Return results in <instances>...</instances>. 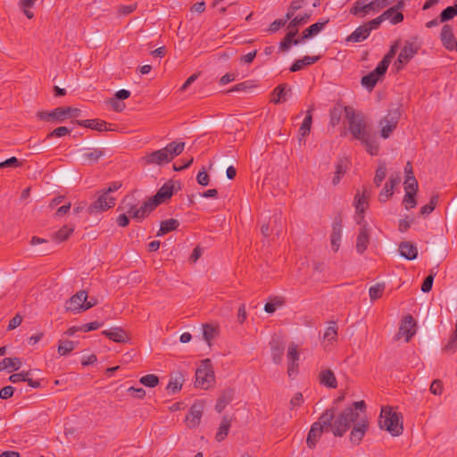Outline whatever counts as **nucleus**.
Instances as JSON below:
<instances>
[{
	"mask_svg": "<svg viewBox=\"0 0 457 457\" xmlns=\"http://www.w3.org/2000/svg\"><path fill=\"white\" fill-rule=\"evenodd\" d=\"M366 411V403L363 400L354 402L352 406L345 408L336 418L333 425V434L335 436H343L344 434L351 428L352 424L359 421L361 413L364 414Z\"/></svg>",
	"mask_w": 457,
	"mask_h": 457,
	"instance_id": "obj_1",
	"label": "nucleus"
},
{
	"mask_svg": "<svg viewBox=\"0 0 457 457\" xmlns=\"http://www.w3.org/2000/svg\"><path fill=\"white\" fill-rule=\"evenodd\" d=\"M185 148V142L172 141L165 147L153 151L142 157L145 164L164 165L179 156Z\"/></svg>",
	"mask_w": 457,
	"mask_h": 457,
	"instance_id": "obj_2",
	"label": "nucleus"
},
{
	"mask_svg": "<svg viewBox=\"0 0 457 457\" xmlns=\"http://www.w3.org/2000/svg\"><path fill=\"white\" fill-rule=\"evenodd\" d=\"M96 199L91 203L87 208V220L89 227L97 225V220H100L99 215L104 212L112 208L116 204V198L112 195H107L106 192L99 190L96 192Z\"/></svg>",
	"mask_w": 457,
	"mask_h": 457,
	"instance_id": "obj_3",
	"label": "nucleus"
},
{
	"mask_svg": "<svg viewBox=\"0 0 457 457\" xmlns=\"http://www.w3.org/2000/svg\"><path fill=\"white\" fill-rule=\"evenodd\" d=\"M400 413L392 411L389 407H382L378 424L380 428L388 431L392 436H397L403 433V427Z\"/></svg>",
	"mask_w": 457,
	"mask_h": 457,
	"instance_id": "obj_4",
	"label": "nucleus"
},
{
	"mask_svg": "<svg viewBox=\"0 0 457 457\" xmlns=\"http://www.w3.org/2000/svg\"><path fill=\"white\" fill-rule=\"evenodd\" d=\"M345 118L348 121L349 131L353 138L360 140L371 131L367 129L364 117L361 113H355L353 108L345 107Z\"/></svg>",
	"mask_w": 457,
	"mask_h": 457,
	"instance_id": "obj_5",
	"label": "nucleus"
},
{
	"mask_svg": "<svg viewBox=\"0 0 457 457\" xmlns=\"http://www.w3.org/2000/svg\"><path fill=\"white\" fill-rule=\"evenodd\" d=\"M390 4V0H357L350 9V13L365 17L370 12H378Z\"/></svg>",
	"mask_w": 457,
	"mask_h": 457,
	"instance_id": "obj_6",
	"label": "nucleus"
},
{
	"mask_svg": "<svg viewBox=\"0 0 457 457\" xmlns=\"http://www.w3.org/2000/svg\"><path fill=\"white\" fill-rule=\"evenodd\" d=\"M420 46L415 42L405 41L394 66L399 71L418 54Z\"/></svg>",
	"mask_w": 457,
	"mask_h": 457,
	"instance_id": "obj_7",
	"label": "nucleus"
},
{
	"mask_svg": "<svg viewBox=\"0 0 457 457\" xmlns=\"http://www.w3.org/2000/svg\"><path fill=\"white\" fill-rule=\"evenodd\" d=\"M370 196V190L368 187H363L362 193L357 192L354 197L355 206V220L358 225L362 226L361 228H365L366 224L362 225L364 219V212L369 207V198Z\"/></svg>",
	"mask_w": 457,
	"mask_h": 457,
	"instance_id": "obj_8",
	"label": "nucleus"
},
{
	"mask_svg": "<svg viewBox=\"0 0 457 457\" xmlns=\"http://www.w3.org/2000/svg\"><path fill=\"white\" fill-rule=\"evenodd\" d=\"M401 117L399 108L389 110L387 114L380 120L379 124L381 129V137L388 138L392 132L396 129Z\"/></svg>",
	"mask_w": 457,
	"mask_h": 457,
	"instance_id": "obj_9",
	"label": "nucleus"
},
{
	"mask_svg": "<svg viewBox=\"0 0 457 457\" xmlns=\"http://www.w3.org/2000/svg\"><path fill=\"white\" fill-rule=\"evenodd\" d=\"M174 192V183L172 180H170L164 183L161 188L156 192V194L148 199L149 203L152 204V208H156L159 204L164 203L166 200L170 199Z\"/></svg>",
	"mask_w": 457,
	"mask_h": 457,
	"instance_id": "obj_10",
	"label": "nucleus"
},
{
	"mask_svg": "<svg viewBox=\"0 0 457 457\" xmlns=\"http://www.w3.org/2000/svg\"><path fill=\"white\" fill-rule=\"evenodd\" d=\"M87 298L86 291L81 290L73 295L65 303V309L73 313L84 312V303Z\"/></svg>",
	"mask_w": 457,
	"mask_h": 457,
	"instance_id": "obj_11",
	"label": "nucleus"
},
{
	"mask_svg": "<svg viewBox=\"0 0 457 457\" xmlns=\"http://www.w3.org/2000/svg\"><path fill=\"white\" fill-rule=\"evenodd\" d=\"M416 321L411 314L403 317L399 328L398 337H405V341L409 342L416 334Z\"/></svg>",
	"mask_w": 457,
	"mask_h": 457,
	"instance_id": "obj_12",
	"label": "nucleus"
},
{
	"mask_svg": "<svg viewBox=\"0 0 457 457\" xmlns=\"http://www.w3.org/2000/svg\"><path fill=\"white\" fill-rule=\"evenodd\" d=\"M440 39L443 46L448 51H457V39L453 29L449 24H445L440 33Z\"/></svg>",
	"mask_w": 457,
	"mask_h": 457,
	"instance_id": "obj_13",
	"label": "nucleus"
},
{
	"mask_svg": "<svg viewBox=\"0 0 457 457\" xmlns=\"http://www.w3.org/2000/svg\"><path fill=\"white\" fill-rule=\"evenodd\" d=\"M154 208H152V204L147 200L141 206L131 205L128 209L129 219L139 222L147 217Z\"/></svg>",
	"mask_w": 457,
	"mask_h": 457,
	"instance_id": "obj_14",
	"label": "nucleus"
},
{
	"mask_svg": "<svg viewBox=\"0 0 457 457\" xmlns=\"http://www.w3.org/2000/svg\"><path fill=\"white\" fill-rule=\"evenodd\" d=\"M204 412V404L202 402H196L192 404L189 409L188 414L186 417V421L189 428H195L199 425L202 415Z\"/></svg>",
	"mask_w": 457,
	"mask_h": 457,
	"instance_id": "obj_15",
	"label": "nucleus"
},
{
	"mask_svg": "<svg viewBox=\"0 0 457 457\" xmlns=\"http://www.w3.org/2000/svg\"><path fill=\"white\" fill-rule=\"evenodd\" d=\"M368 428V421L365 416L361 417L359 421H357L351 431L350 434V441L353 445H359L362 440L366 430Z\"/></svg>",
	"mask_w": 457,
	"mask_h": 457,
	"instance_id": "obj_16",
	"label": "nucleus"
},
{
	"mask_svg": "<svg viewBox=\"0 0 457 457\" xmlns=\"http://www.w3.org/2000/svg\"><path fill=\"white\" fill-rule=\"evenodd\" d=\"M386 71L384 69L379 70V65L378 66L369 74L363 76L361 78V85L367 88L369 91H371L378 81L386 74Z\"/></svg>",
	"mask_w": 457,
	"mask_h": 457,
	"instance_id": "obj_17",
	"label": "nucleus"
},
{
	"mask_svg": "<svg viewBox=\"0 0 457 457\" xmlns=\"http://www.w3.org/2000/svg\"><path fill=\"white\" fill-rule=\"evenodd\" d=\"M74 123L79 125V126H82V127H85V128H88V129H95V130H97V131H110V130H113V129H111L110 127L112 126V124L103 120H99V119H93V120H75L73 121Z\"/></svg>",
	"mask_w": 457,
	"mask_h": 457,
	"instance_id": "obj_18",
	"label": "nucleus"
},
{
	"mask_svg": "<svg viewBox=\"0 0 457 457\" xmlns=\"http://www.w3.org/2000/svg\"><path fill=\"white\" fill-rule=\"evenodd\" d=\"M72 231L73 230H57L52 234L50 238H41L38 237H33L31 238V244L36 245V244H39V243H48L50 241H52L55 244H60L62 241L68 239Z\"/></svg>",
	"mask_w": 457,
	"mask_h": 457,
	"instance_id": "obj_19",
	"label": "nucleus"
},
{
	"mask_svg": "<svg viewBox=\"0 0 457 457\" xmlns=\"http://www.w3.org/2000/svg\"><path fill=\"white\" fill-rule=\"evenodd\" d=\"M213 371L205 368H199L195 371V386L201 388H208L213 380Z\"/></svg>",
	"mask_w": 457,
	"mask_h": 457,
	"instance_id": "obj_20",
	"label": "nucleus"
},
{
	"mask_svg": "<svg viewBox=\"0 0 457 457\" xmlns=\"http://www.w3.org/2000/svg\"><path fill=\"white\" fill-rule=\"evenodd\" d=\"M81 111L73 107H57L54 109V121L62 122L68 118H75L80 115Z\"/></svg>",
	"mask_w": 457,
	"mask_h": 457,
	"instance_id": "obj_21",
	"label": "nucleus"
},
{
	"mask_svg": "<svg viewBox=\"0 0 457 457\" xmlns=\"http://www.w3.org/2000/svg\"><path fill=\"white\" fill-rule=\"evenodd\" d=\"M360 141L370 155L374 156L378 154L379 143L375 134L370 132L363 137V138H361Z\"/></svg>",
	"mask_w": 457,
	"mask_h": 457,
	"instance_id": "obj_22",
	"label": "nucleus"
},
{
	"mask_svg": "<svg viewBox=\"0 0 457 457\" xmlns=\"http://www.w3.org/2000/svg\"><path fill=\"white\" fill-rule=\"evenodd\" d=\"M401 256L407 260H414L418 256V248L415 244L410 241H403L399 244L398 246Z\"/></svg>",
	"mask_w": 457,
	"mask_h": 457,
	"instance_id": "obj_23",
	"label": "nucleus"
},
{
	"mask_svg": "<svg viewBox=\"0 0 457 457\" xmlns=\"http://www.w3.org/2000/svg\"><path fill=\"white\" fill-rule=\"evenodd\" d=\"M270 351L273 362L280 364L285 351L284 343L279 338H272L270 342Z\"/></svg>",
	"mask_w": 457,
	"mask_h": 457,
	"instance_id": "obj_24",
	"label": "nucleus"
},
{
	"mask_svg": "<svg viewBox=\"0 0 457 457\" xmlns=\"http://www.w3.org/2000/svg\"><path fill=\"white\" fill-rule=\"evenodd\" d=\"M234 398V390L231 388H227L223 390L217 399V403L215 404V410L218 412H221L226 406L231 403Z\"/></svg>",
	"mask_w": 457,
	"mask_h": 457,
	"instance_id": "obj_25",
	"label": "nucleus"
},
{
	"mask_svg": "<svg viewBox=\"0 0 457 457\" xmlns=\"http://www.w3.org/2000/svg\"><path fill=\"white\" fill-rule=\"evenodd\" d=\"M102 334L116 343H125L129 340L127 333L120 328L104 330Z\"/></svg>",
	"mask_w": 457,
	"mask_h": 457,
	"instance_id": "obj_26",
	"label": "nucleus"
},
{
	"mask_svg": "<svg viewBox=\"0 0 457 457\" xmlns=\"http://www.w3.org/2000/svg\"><path fill=\"white\" fill-rule=\"evenodd\" d=\"M323 433L322 428H320V423H313L311 427V429L307 435L306 443L310 448L315 447L319 439L320 438Z\"/></svg>",
	"mask_w": 457,
	"mask_h": 457,
	"instance_id": "obj_27",
	"label": "nucleus"
},
{
	"mask_svg": "<svg viewBox=\"0 0 457 457\" xmlns=\"http://www.w3.org/2000/svg\"><path fill=\"white\" fill-rule=\"evenodd\" d=\"M319 377H320V383L321 385H324L329 388H337V378L335 377L334 372L331 370H329V369L322 370L320 372Z\"/></svg>",
	"mask_w": 457,
	"mask_h": 457,
	"instance_id": "obj_28",
	"label": "nucleus"
},
{
	"mask_svg": "<svg viewBox=\"0 0 457 457\" xmlns=\"http://www.w3.org/2000/svg\"><path fill=\"white\" fill-rule=\"evenodd\" d=\"M365 24L359 26L352 34H350L346 37L347 42L359 43L365 40L370 36V31L368 30Z\"/></svg>",
	"mask_w": 457,
	"mask_h": 457,
	"instance_id": "obj_29",
	"label": "nucleus"
},
{
	"mask_svg": "<svg viewBox=\"0 0 457 457\" xmlns=\"http://www.w3.org/2000/svg\"><path fill=\"white\" fill-rule=\"evenodd\" d=\"M320 59V56H309L306 55L302 59L296 60L290 66L289 71L291 72H296L303 70L305 66L315 63Z\"/></svg>",
	"mask_w": 457,
	"mask_h": 457,
	"instance_id": "obj_30",
	"label": "nucleus"
},
{
	"mask_svg": "<svg viewBox=\"0 0 457 457\" xmlns=\"http://www.w3.org/2000/svg\"><path fill=\"white\" fill-rule=\"evenodd\" d=\"M328 22V20H326L322 22L319 21V22H316L311 26H309L307 29H305L303 31V34H302V40H305V39H308L310 37H312L314 36H316L317 34H319L324 28L325 26L327 25V23Z\"/></svg>",
	"mask_w": 457,
	"mask_h": 457,
	"instance_id": "obj_31",
	"label": "nucleus"
},
{
	"mask_svg": "<svg viewBox=\"0 0 457 457\" xmlns=\"http://www.w3.org/2000/svg\"><path fill=\"white\" fill-rule=\"evenodd\" d=\"M104 151L98 148H88L81 154V159L84 162L93 163L96 162L103 155Z\"/></svg>",
	"mask_w": 457,
	"mask_h": 457,
	"instance_id": "obj_32",
	"label": "nucleus"
},
{
	"mask_svg": "<svg viewBox=\"0 0 457 457\" xmlns=\"http://www.w3.org/2000/svg\"><path fill=\"white\" fill-rule=\"evenodd\" d=\"M231 418L227 415L223 416L218 432L215 435V439L218 442H221L227 437L231 427Z\"/></svg>",
	"mask_w": 457,
	"mask_h": 457,
	"instance_id": "obj_33",
	"label": "nucleus"
},
{
	"mask_svg": "<svg viewBox=\"0 0 457 457\" xmlns=\"http://www.w3.org/2000/svg\"><path fill=\"white\" fill-rule=\"evenodd\" d=\"M335 418L334 411L326 410L319 418V420L316 423H320V428L322 429L326 428L327 430L331 429L333 431V420Z\"/></svg>",
	"mask_w": 457,
	"mask_h": 457,
	"instance_id": "obj_34",
	"label": "nucleus"
},
{
	"mask_svg": "<svg viewBox=\"0 0 457 457\" xmlns=\"http://www.w3.org/2000/svg\"><path fill=\"white\" fill-rule=\"evenodd\" d=\"M290 87H288L287 84H280L275 87L272 92L273 98L271 102L274 104H280L286 101V96L287 92H290Z\"/></svg>",
	"mask_w": 457,
	"mask_h": 457,
	"instance_id": "obj_35",
	"label": "nucleus"
},
{
	"mask_svg": "<svg viewBox=\"0 0 457 457\" xmlns=\"http://www.w3.org/2000/svg\"><path fill=\"white\" fill-rule=\"evenodd\" d=\"M398 47H399V41L395 42L391 46L387 54L383 57L381 62L378 63L379 70L384 69V70L387 71L388 66L390 65V63L392 62V59L395 56V54L397 53Z\"/></svg>",
	"mask_w": 457,
	"mask_h": 457,
	"instance_id": "obj_36",
	"label": "nucleus"
},
{
	"mask_svg": "<svg viewBox=\"0 0 457 457\" xmlns=\"http://www.w3.org/2000/svg\"><path fill=\"white\" fill-rule=\"evenodd\" d=\"M370 243L369 230H361L356 239V250L359 253H363Z\"/></svg>",
	"mask_w": 457,
	"mask_h": 457,
	"instance_id": "obj_37",
	"label": "nucleus"
},
{
	"mask_svg": "<svg viewBox=\"0 0 457 457\" xmlns=\"http://www.w3.org/2000/svg\"><path fill=\"white\" fill-rule=\"evenodd\" d=\"M348 168V162L346 160H340L336 165V171L332 179V184L334 186L337 185L341 178L345 174L346 170Z\"/></svg>",
	"mask_w": 457,
	"mask_h": 457,
	"instance_id": "obj_38",
	"label": "nucleus"
},
{
	"mask_svg": "<svg viewBox=\"0 0 457 457\" xmlns=\"http://www.w3.org/2000/svg\"><path fill=\"white\" fill-rule=\"evenodd\" d=\"M456 350H457V319H456V322H455L454 330L451 333L447 343L442 348L443 352L451 353H455Z\"/></svg>",
	"mask_w": 457,
	"mask_h": 457,
	"instance_id": "obj_39",
	"label": "nucleus"
},
{
	"mask_svg": "<svg viewBox=\"0 0 457 457\" xmlns=\"http://www.w3.org/2000/svg\"><path fill=\"white\" fill-rule=\"evenodd\" d=\"M184 378L181 374H179L178 376L174 378H170L169 384L167 385V391L169 394L174 395L177 392H179L183 385Z\"/></svg>",
	"mask_w": 457,
	"mask_h": 457,
	"instance_id": "obj_40",
	"label": "nucleus"
},
{
	"mask_svg": "<svg viewBox=\"0 0 457 457\" xmlns=\"http://www.w3.org/2000/svg\"><path fill=\"white\" fill-rule=\"evenodd\" d=\"M381 18H383L384 21L391 18L390 22L395 25L403 21V14L400 12H395V9L390 7L381 14Z\"/></svg>",
	"mask_w": 457,
	"mask_h": 457,
	"instance_id": "obj_41",
	"label": "nucleus"
},
{
	"mask_svg": "<svg viewBox=\"0 0 457 457\" xmlns=\"http://www.w3.org/2000/svg\"><path fill=\"white\" fill-rule=\"evenodd\" d=\"M21 361L19 358H4L0 361V371L4 369H11L12 371L20 370Z\"/></svg>",
	"mask_w": 457,
	"mask_h": 457,
	"instance_id": "obj_42",
	"label": "nucleus"
},
{
	"mask_svg": "<svg viewBox=\"0 0 457 457\" xmlns=\"http://www.w3.org/2000/svg\"><path fill=\"white\" fill-rule=\"evenodd\" d=\"M312 110H313V107L310 108L306 112L305 118L303 119V123L299 129V133L302 137H306L310 133L311 126H312Z\"/></svg>",
	"mask_w": 457,
	"mask_h": 457,
	"instance_id": "obj_43",
	"label": "nucleus"
},
{
	"mask_svg": "<svg viewBox=\"0 0 457 457\" xmlns=\"http://www.w3.org/2000/svg\"><path fill=\"white\" fill-rule=\"evenodd\" d=\"M285 301L281 296H275L271 298L270 302L266 303L264 305V311L268 313H273L277 308L281 307Z\"/></svg>",
	"mask_w": 457,
	"mask_h": 457,
	"instance_id": "obj_44",
	"label": "nucleus"
},
{
	"mask_svg": "<svg viewBox=\"0 0 457 457\" xmlns=\"http://www.w3.org/2000/svg\"><path fill=\"white\" fill-rule=\"evenodd\" d=\"M386 171H387V169H386V163L380 162L376 170L375 177L373 179V182L376 185V187H378L381 185L382 181L385 179V178L386 176Z\"/></svg>",
	"mask_w": 457,
	"mask_h": 457,
	"instance_id": "obj_45",
	"label": "nucleus"
},
{
	"mask_svg": "<svg viewBox=\"0 0 457 457\" xmlns=\"http://www.w3.org/2000/svg\"><path fill=\"white\" fill-rule=\"evenodd\" d=\"M456 15H457L456 7L452 5V6H448L445 9H444L441 12L438 19H439L440 22H446V21L453 19Z\"/></svg>",
	"mask_w": 457,
	"mask_h": 457,
	"instance_id": "obj_46",
	"label": "nucleus"
},
{
	"mask_svg": "<svg viewBox=\"0 0 457 457\" xmlns=\"http://www.w3.org/2000/svg\"><path fill=\"white\" fill-rule=\"evenodd\" d=\"M418 181L415 179L414 175H407L404 181V190L405 192L409 191L411 194H416L418 191Z\"/></svg>",
	"mask_w": 457,
	"mask_h": 457,
	"instance_id": "obj_47",
	"label": "nucleus"
},
{
	"mask_svg": "<svg viewBox=\"0 0 457 457\" xmlns=\"http://www.w3.org/2000/svg\"><path fill=\"white\" fill-rule=\"evenodd\" d=\"M385 290V285L384 284H376L370 287L369 295L371 301L378 300L382 296V294Z\"/></svg>",
	"mask_w": 457,
	"mask_h": 457,
	"instance_id": "obj_48",
	"label": "nucleus"
},
{
	"mask_svg": "<svg viewBox=\"0 0 457 457\" xmlns=\"http://www.w3.org/2000/svg\"><path fill=\"white\" fill-rule=\"evenodd\" d=\"M217 334L216 328L210 324H204L203 326V336L204 340L210 345L211 341L215 337Z\"/></svg>",
	"mask_w": 457,
	"mask_h": 457,
	"instance_id": "obj_49",
	"label": "nucleus"
},
{
	"mask_svg": "<svg viewBox=\"0 0 457 457\" xmlns=\"http://www.w3.org/2000/svg\"><path fill=\"white\" fill-rule=\"evenodd\" d=\"M75 348V344L72 341L65 340L60 341L58 345V353L60 355H66L73 351Z\"/></svg>",
	"mask_w": 457,
	"mask_h": 457,
	"instance_id": "obj_50",
	"label": "nucleus"
},
{
	"mask_svg": "<svg viewBox=\"0 0 457 457\" xmlns=\"http://www.w3.org/2000/svg\"><path fill=\"white\" fill-rule=\"evenodd\" d=\"M139 382L145 386L154 387L159 383V378L154 374H148V375L143 376L139 379Z\"/></svg>",
	"mask_w": 457,
	"mask_h": 457,
	"instance_id": "obj_51",
	"label": "nucleus"
},
{
	"mask_svg": "<svg viewBox=\"0 0 457 457\" xmlns=\"http://www.w3.org/2000/svg\"><path fill=\"white\" fill-rule=\"evenodd\" d=\"M436 272L434 270H430L428 276H427L421 285V291L424 293H428L431 291L433 287L434 278L436 277Z\"/></svg>",
	"mask_w": 457,
	"mask_h": 457,
	"instance_id": "obj_52",
	"label": "nucleus"
},
{
	"mask_svg": "<svg viewBox=\"0 0 457 457\" xmlns=\"http://www.w3.org/2000/svg\"><path fill=\"white\" fill-rule=\"evenodd\" d=\"M337 327L335 321L331 322V325L327 328L323 338L327 341H333L337 338Z\"/></svg>",
	"mask_w": 457,
	"mask_h": 457,
	"instance_id": "obj_53",
	"label": "nucleus"
},
{
	"mask_svg": "<svg viewBox=\"0 0 457 457\" xmlns=\"http://www.w3.org/2000/svg\"><path fill=\"white\" fill-rule=\"evenodd\" d=\"M305 4V0H294L291 2L288 12L286 14L287 20L292 19L295 12L298 11Z\"/></svg>",
	"mask_w": 457,
	"mask_h": 457,
	"instance_id": "obj_54",
	"label": "nucleus"
},
{
	"mask_svg": "<svg viewBox=\"0 0 457 457\" xmlns=\"http://www.w3.org/2000/svg\"><path fill=\"white\" fill-rule=\"evenodd\" d=\"M287 361L288 362H298L299 361V353L297 349V345L294 343L290 344L287 349Z\"/></svg>",
	"mask_w": 457,
	"mask_h": 457,
	"instance_id": "obj_55",
	"label": "nucleus"
},
{
	"mask_svg": "<svg viewBox=\"0 0 457 457\" xmlns=\"http://www.w3.org/2000/svg\"><path fill=\"white\" fill-rule=\"evenodd\" d=\"M342 235L340 230H334L330 236V244L332 250L336 253L340 247Z\"/></svg>",
	"mask_w": 457,
	"mask_h": 457,
	"instance_id": "obj_56",
	"label": "nucleus"
},
{
	"mask_svg": "<svg viewBox=\"0 0 457 457\" xmlns=\"http://www.w3.org/2000/svg\"><path fill=\"white\" fill-rule=\"evenodd\" d=\"M253 87L251 80H245L232 87L228 92H246Z\"/></svg>",
	"mask_w": 457,
	"mask_h": 457,
	"instance_id": "obj_57",
	"label": "nucleus"
},
{
	"mask_svg": "<svg viewBox=\"0 0 457 457\" xmlns=\"http://www.w3.org/2000/svg\"><path fill=\"white\" fill-rule=\"evenodd\" d=\"M71 132V129L67 127H58L52 130L50 133L47 134L46 138H52V137H61L68 135Z\"/></svg>",
	"mask_w": 457,
	"mask_h": 457,
	"instance_id": "obj_58",
	"label": "nucleus"
},
{
	"mask_svg": "<svg viewBox=\"0 0 457 457\" xmlns=\"http://www.w3.org/2000/svg\"><path fill=\"white\" fill-rule=\"evenodd\" d=\"M181 225L178 219L170 218L160 221L159 228H178Z\"/></svg>",
	"mask_w": 457,
	"mask_h": 457,
	"instance_id": "obj_59",
	"label": "nucleus"
},
{
	"mask_svg": "<svg viewBox=\"0 0 457 457\" xmlns=\"http://www.w3.org/2000/svg\"><path fill=\"white\" fill-rule=\"evenodd\" d=\"M416 194H411V192H405V195L403 197V204L406 209H411L416 206Z\"/></svg>",
	"mask_w": 457,
	"mask_h": 457,
	"instance_id": "obj_60",
	"label": "nucleus"
},
{
	"mask_svg": "<svg viewBox=\"0 0 457 457\" xmlns=\"http://www.w3.org/2000/svg\"><path fill=\"white\" fill-rule=\"evenodd\" d=\"M20 166H21V162L19 161V159L14 156L8 158L5 161L0 162V169L17 168Z\"/></svg>",
	"mask_w": 457,
	"mask_h": 457,
	"instance_id": "obj_61",
	"label": "nucleus"
},
{
	"mask_svg": "<svg viewBox=\"0 0 457 457\" xmlns=\"http://www.w3.org/2000/svg\"><path fill=\"white\" fill-rule=\"evenodd\" d=\"M311 17L310 13H305L303 16H296L295 17L288 25V29L296 28L297 26H300L303 23H305Z\"/></svg>",
	"mask_w": 457,
	"mask_h": 457,
	"instance_id": "obj_62",
	"label": "nucleus"
},
{
	"mask_svg": "<svg viewBox=\"0 0 457 457\" xmlns=\"http://www.w3.org/2000/svg\"><path fill=\"white\" fill-rule=\"evenodd\" d=\"M301 42H303L302 38H297L296 40H291L289 38H287V37H285L282 41L279 43V49L281 51H287L292 45H298L300 44Z\"/></svg>",
	"mask_w": 457,
	"mask_h": 457,
	"instance_id": "obj_63",
	"label": "nucleus"
},
{
	"mask_svg": "<svg viewBox=\"0 0 457 457\" xmlns=\"http://www.w3.org/2000/svg\"><path fill=\"white\" fill-rule=\"evenodd\" d=\"M443 390H444L443 383L440 379H435L431 383L430 387H429V391L431 392V394H433L435 395H441L443 394Z\"/></svg>",
	"mask_w": 457,
	"mask_h": 457,
	"instance_id": "obj_64",
	"label": "nucleus"
}]
</instances>
